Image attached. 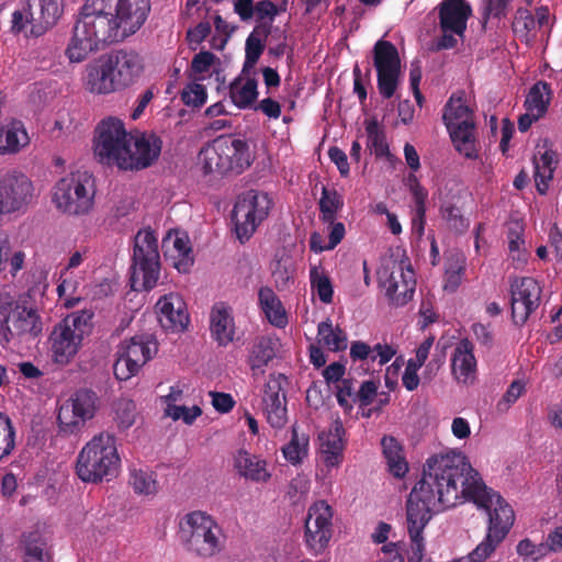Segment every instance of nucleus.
Instances as JSON below:
<instances>
[{
  "instance_id": "obj_1",
  "label": "nucleus",
  "mask_w": 562,
  "mask_h": 562,
  "mask_svg": "<svg viewBox=\"0 0 562 562\" xmlns=\"http://www.w3.org/2000/svg\"><path fill=\"white\" fill-rule=\"evenodd\" d=\"M415 485L432 505L448 509L470 501L488 514L485 538L467 557L452 562H484L504 541L515 522L512 506L485 485L480 473L461 452L448 451L429 457Z\"/></svg>"
},
{
  "instance_id": "obj_2",
  "label": "nucleus",
  "mask_w": 562,
  "mask_h": 562,
  "mask_svg": "<svg viewBox=\"0 0 562 562\" xmlns=\"http://www.w3.org/2000/svg\"><path fill=\"white\" fill-rule=\"evenodd\" d=\"M113 12L100 1V8L93 11L85 5L74 25L71 38L65 55L71 63L83 61L100 44H111L125 40Z\"/></svg>"
},
{
  "instance_id": "obj_3",
  "label": "nucleus",
  "mask_w": 562,
  "mask_h": 562,
  "mask_svg": "<svg viewBox=\"0 0 562 562\" xmlns=\"http://www.w3.org/2000/svg\"><path fill=\"white\" fill-rule=\"evenodd\" d=\"M121 458L113 434L102 431L94 435L79 451L76 474L83 483L110 482L117 476Z\"/></svg>"
},
{
  "instance_id": "obj_4",
  "label": "nucleus",
  "mask_w": 562,
  "mask_h": 562,
  "mask_svg": "<svg viewBox=\"0 0 562 562\" xmlns=\"http://www.w3.org/2000/svg\"><path fill=\"white\" fill-rule=\"evenodd\" d=\"M179 539L188 553L202 559H211L225 548L222 527L201 510L189 513L180 520Z\"/></svg>"
},
{
  "instance_id": "obj_5",
  "label": "nucleus",
  "mask_w": 562,
  "mask_h": 562,
  "mask_svg": "<svg viewBox=\"0 0 562 562\" xmlns=\"http://www.w3.org/2000/svg\"><path fill=\"white\" fill-rule=\"evenodd\" d=\"M199 160L205 175H240L250 167L252 156L245 139L226 135L203 147L199 153Z\"/></svg>"
},
{
  "instance_id": "obj_6",
  "label": "nucleus",
  "mask_w": 562,
  "mask_h": 562,
  "mask_svg": "<svg viewBox=\"0 0 562 562\" xmlns=\"http://www.w3.org/2000/svg\"><path fill=\"white\" fill-rule=\"evenodd\" d=\"M93 316L94 313L91 310L76 311L54 326L48 344L55 363L68 364L76 357L83 338L92 331Z\"/></svg>"
},
{
  "instance_id": "obj_7",
  "label": "nucleus",
  "mask_w": 562,
  "mask_h": 562,
  "mask_svg": "<svg viewBox=\"0 0 562 562\" xmlns=\"http://www.w3.org/2000/svg\"><path fill=\"white\" fill-rule=\"evenodd\" d=\"M442 121L456 150L468 159L477 158L474 111L464 91L451 94L443 106Z\"/></svg>"
},
{
  "instance_id": "obj_8",
  "label": "nucleus",
  "mask_w": 562,
  "mask_h": 562,
  "mask_svg": "<svg viewBox=\"0 0 562 562\" xmlns=\"http://www.w3.org/2000/svg\"><path fill=\"white\" fill-rule=\"evenodd\" d=\"M94 196L95 184L92 175L76 171L55 183L52 202L57 211L68 216H83L92 211Z\"/></svg>"
},
{
  "instance_id": "obj_9",
  "label": "nucleus",
  "mask_w": 562,
  "mask_h": 562,
  "mask_svg": "<svg viewBox=\"0 0 562 562\" xmlns=\"http://www.w3.org/2000/svg\"><path fill=\"white\" fill-rule=\"evenodd\" d=\"M133 291H149L159 279L158 240L150 229L139 231L134 238L133 263L130 268Z\"/></svg>"
},
{
  "instance_id": "obj_10",
  "label": "nucleus",
  "mask_w": 562,
  "mask_h": 562,
  "mask_svg": "<svg viewBox=\"0 0 562 562\" xmlns=\"http://www.w3.org/2000/svg\"><path fill=\"white\" fill-rule=\"evenodd\" d=\"M131 136L132 133L126 131L122 120L113 116L103 119L95 127L94 155L100 162L122 169V159L127 153Z\"/></svg>"
},
{
  "instance_id": "obj_11",
  "label": "nucleus",
  "mask_w": 562,
  "mask_h": 562,
  "mask_svg": "<svg viewBox=\"0 0 562 562\" xmlns=\"http://www.w3.org/2000/svg\"><path fill=\"white\" fill-rule=\"evenodd\" d=\"M271 206L272 200L266 192L248 190L238 195L232 212V221L240 241L252 236L258 225L267 218Z\"/></svg>"
},
{
  "instance_id": "obj_12",
  "label": "nucleus",
  "mask_w": 562,
  "mask_h": 562,
  "mask_svg": "<svg viewBox=\"0 0 562 562\" xmlns=\"http://www.w3.org/2000/svg\"><path fill=\"white\" fill-rule=\"evenodd\" d=\"M423 494V491L415 485L406 502L407 531L412 543L413 558L416 559H420L425 554L423 536L425 527L431 520L434 514L446 509L438 504L432 505Z\"/></svg>"
},
{
  "instance_id": "obj_13",
  "label": "nucleus",
  "mask_w": 562,
  "mask_h": 562,
  "mask_svg": "<svg viewBox=\"0 0 562 562\" xmlns=\"http://www.w3.org/2000/svg\"><path fill=\"white\" fill-rule=\"evenodd\" d=\"M98 395L88 389L77 390L69 400L59 406L57 422L65 435L81 431L86 423L92 419L98 409Z\"/></svg>"
},
{
  "instance_id": "obj_14",
  "label": "nucleus",
  "mask_w": 562,
  "mask_h": 562,
  "mask_svg": "<svg viewBox=\"0 0 562 562\" xmlns=\"http://www.w3.org/2000/svg\"><path fill=\"white\" fill-rule=\"evenodd\" d=\"M157 342L151 335H137L121 346L113 366L114 375L126 381L138 373L140 368L157 353Z\"/></svg>"
},
{
  "instance_id": "obj_15",
  "label": "nucleus",
  "mask_w": 562,
  "mask_h": 562,
  "mask_svg": "<svg viewBox=\"0 0 562 562\" xmlns=\"http://www.w3.org/2000/svg\"><path fill=\"white\" fill-rule=\"evenodd\" d=\"M372 55L379 93L384 99H391L400 83L401 58L398 50L393 43L379 40L373 46Z\"/></svg>"
},
{
  "instance_id": "obj_16",
  "label": "nucleus",
  "mask_w": 562,
  "mask_h": 562,
  "mask_svg": "<svg viewBox=\"0 0 562 562\" xmlns=\"http://www.w3.org/2000/svg\"><path fill=\"white\" fill-rule=\"evenodd\" d=\"M331 506L326 501L313 503L308 510L304 525V541L313 554H321L328 547L333 537Z\"/></svg>"
},
{
  "instance_id": "obj_17",
  "label": "nucleus",
  "mask_w": 562,
  "mask_h": 562,
  "mask_svg": "<svg viewBox=\"0 0 562 562\" xmlns=\"http://www.w3.org/2000/svg\"><path fill=\"white\" fill-rule=\"evenodd\" d=\"M161 149L162 139L156 133L138 131L132 133L121 170L139 171L149 168L158 160Z\"/></svg>"
},
{
  "instance_id": "obj_18",
  "label": "nucleus",
  "mask_w": 562,
  "mask_h": 562,
  "mask_svg": "<svg viewBox=\"0 0 562 562\" xmlns=\"http://www.w3.org/2000/svg\"><path fill=\"white\" fill-rule=\"evenodd\" d=\"M381 285L395 305H405L413 299L416 288L414 270L404 261L393 262L380 272Z\"/></svg>"
},
{
  "instance_id": "obj_19",
  "label": "nucleus",
  "mask_w": 562,
  "mask_h": 562,
  "mask_svg": "<svg viewBox=\"0 0 562 562\" xmlns=\"http://www.w3.org/2000/svg\"><path fill=\"white\" fill-rule=\"evenodd\" d=\"M541 286L531 277L516 278L510 283L512 319L515 325L522 326L541 300Z\"/></svg>"
},
{
  "instance_id": "obj_20",
  "label": "nucleus",
  "mask_w": 562,
  "mask_h": 562,
  "mask_svg": "<svg viewBox=\"0 0 562 562\" xmlns=\"http://www.w3.org/2000/svg\"><path fill=\"white\" fill-rule=\"evenodd\" d=\"M284 374H270L262 394V409L271 427L281 429L288 422Z\"/></svg>"
},
{
  "instance_id": "obj_21",
  "label": "nucleus",
  "mask_w": 562,
  "mask_h": 562,
  "mask_svg": "<svg viewBox=\"0 0 562 562\" xmlns=\"http://www.w3.org/2000/svg\"><path fill=\"white\" fill-rule=\"evenodd\" d=\"M100 1L113 12V18L125 37L135 34L142 27L150 11L149 0Z\"/></svg>"
},
{
  "instance_id": "obj_22",
  "label": "nucleus",
  "mask_w": 562,
  "mask_h": 562,
  "mask_svg": "<svg viewBox=\"0 0 562 562\" xmlns=\"http://www.w3.org/2000/svg\"><path fill=\"white\" fill-rule=\"evenodd\" d=\"M158 322L162 328L171 331L184 330L190 322L187 304L177 293L161 296L156 305Z\"/></svg>"
},
{
  "instance_id": "obj_23",
  "label": "nucleus",
  "mask_w": 562,
  "mask_h": 562,
  "mask_svg": "<svg viewBox=\"0 0 562 562\" xmlns=\"http://www.w3.org/2000/svg\"><path fill=\"white\" fill-rule=\"evenodd\" d=\"M105 58L120 90L133 85L143 71V59L136 52L119 49L105 55Z\"/></svg>"
},
{
  "instance_id": "obj_24",
  "label": "nucleus",
  "mask_w": 562,
  "mask_h": 562,
  "mask_svg": "<svg viewBox=\"0 0 562 562\" xmlns=\"http://www.w3.org/2000/svg\"><path fill=\"white\" fill-rule=\"evenodd\" d=\"M26 4L31 34L43 35L53 27L63 13V0H23Z\"/></svg>"
},
{
  "instance_id": "obj_25",
  "label": "nucleus",
  "mask_w": 562,
  "mask_h": 562,
  "mask_svg": "<svg viewBox=\"0 0 562 562\" xmlns=\"http://www.w3.org/2000/svg\"><path fill=\"white\" fill-rule=\"evenodd\" d=\"M439 26L441 31H451L463 37L472 8L465 0H442L438 7Z\"/></svg>"
},
{
  "instance_id": "obj_26",
  "label": "nucleus",
  "mask_w": 562,
  "mask_h": 562,
  "mask_svg": "<svg viewBox=\"0 0 562 562\" xmlns=\"http://www.w3.org/2000/svg\"><path fill=\"white\" fill-rule=\"evenodd\" d=\"M451 372L459 383L468 385L475 381L477 362L473 342L469 338H462L457 342L451 355Z\"/></svg>"
},
{
  "instance_id": "obj_27",
  "label": "nucleus",
  "mask_w": 562,
  "mask_h": 562,
  "mask_svg": "<svg viewBox=\"0 0 562 562\" xmlns=\"http://www.w3.org/2000/svg\"><path fill=\"white\" fill-rule=\"evenodd\" d=\"M10 340L15 337L36 338L43 331V322L33 307L16 303L9 323Z\"/></svg>"
},
{
  "instance_id": "obj_28",
  "label": "nucleus",
  "mask_w": 562,
  "mask_h": 562,
  "mask_svg": "<svg viewBox=\"0 0 562 562\" xmlns=\"http://www.w3.org/2000/svg\"><path fill=\"white\" fill-rule=\"evenodd\" d=\"M345 428L339 418L334 420L327 431L319 434L322 458L326 467H338L344 460Z\"/></svg>"
},
{
  "instance_id": "obj_29",
  "label": "nucleus",
  "mask_w": 562,
  "mask_h": 562,
  "mask_svg": "<svg viewBox=\"0 0 562 562\" xmlns=\"http://www.w3.org/2000/svg\"><path fill=\"white\" fill-rule=\"evenodd\" d=\"M211 337L226 347L235 340L236 326L232 308L224 302L215 303L210 313Z\"/></svg>"
},
{
  "instance_id": "obj_30",
  "label": "nucleus",
  "mask_w": 562,
  "mask_h": 562,
  "mask_svg": "<svg viewBox=\"0 0 562 562\" xmlns=\"http://www.w3.org/2000/svg\"><path fill=\"white\" fill-rule=\"evenodd\" d=\"M234 469L239 476L254 483H267L271 479L268 462L245 449L234 454Z\"/></svg>"
},
{
  "instance_id": "obj_31",
  "label": "nucleus",
  "mask_w": 562,
  "mask_h": 562,
  "mask_svg": "<svg viewBox=\"0 0 562 562\" xmlns=\"http://www.w3.org/2000/svg\"><path fill=\"white\" fill-rule=\"evenodd\" d=\"M86 86L94 94H110L120 90L105 56L87 68Z\"/></svg>"
},
{
  "instance_id": "obj_32",
  "label": "nucleus",
  "mask_w": 562,
  "mask_h": 562,
  "mask_svg": "<svg viewBox=\"0 0 562 562\" xmlns=\"http://www.w3.org/2000/svg\"><path fill=\"white\" fill-rule=\"evenodd\" d=\"M29 143L30 137L21 121L12 120L0 127V155L16 154Z\"/></svg>"
},
{
  "instance_id": "obj_33",
  "label": "nucleus",
  "mask_w": 562,
  "mask_h": 562,
  "mask_svg": "<svg viewBox=\"0 0 562 562\" xmlns=\"http://www.w3.org/2000/svg\"><path fill=\"white\" fill-rule=\"evenodd\" d=\"M259 305L269 323L278 328H283L288 324V317L282 303L273 290L269 286H262L258 292Z\"/></svg>"
},
{
  "instance_id": "obj_34",
  "label": "nucleus",
  "mask_w": 562,
  "mask_h": 562,
  "mask_svg": "<svg viewBox=\"0 0 562 562\" xmlns=\"http://www.w3.org/2000/svg\"><path fill=\"white\" fill-rule=\"evenodd\" d=\"M535 181L540 194H546L549 181L553 178V172L558 166L557 153L552 149H546L533 157Z\"/></svg>"
},
{
  "instance_id": "obj_35",
  "label": "nucleus",
  "mask_w": 562,
  "mask_h": 562,
  "mask_svg": "<svg viewBox=\"0 0 562 562\" xmlns=\"http://www.w3.org/2000/svg\"><path fill=\"white\" fill-rule=\"evenodd\" d=\"M258 82L255 78H248L245 82L235 78L229 83V98L238 109L250 108L258 97Z\"/></svg>"
},
{
  "instance_id": "obj_36",
  "label": "nucleus",
  "mask_w": 562,
  "mask_h": 562,
  "mask_svg": "<svg viewBox=\"0 0 562 562\" xmlns=\"http://www.w3.org/2000/svg\"><path fill=\"white\" fill-rule=\"evenodd\" d=\"M381 445L390 472L396 477L405 476L408 471V464L402 456V448L396 439L385 436L382 438Z\"/></svg>"
},
{
  "instance_id": "obj_37",
  "label": "nucleus",
  "mask_w": 562,
  "mask_h": 562,
  "mask_svg": "<svg viewBox=\"0 0 562 562\" xmlns=\"http://www.w3.org/2000/svg\"><path fill=\"white\" fill-rule=\"evenodd\" d=\"M550 100V85L546 81H538L530 88L524 106L526 108V111L533 112L536 115H540L542 117L548 111Z\"/></svg>"
},
{
  "instance_id": "obj_38",
  "label": "nucleus",
  "mask_w": 562,
  "mask_h": 562,
  "mask_svg": "<svg viewBox=\"0 0 562 562\" xmlns=\"http://www.w3.org/2000/svg\"><path fill=\"white\" fill-rule=\"evenodd\" d=\"M310 438L305 434H300L295 426L292 427L290 441L282 448L284 459L292 465L301 464L308 453Z\"/></svg>"
},
{
  "instance_id": "obj_39",
  "label": "nucleus",
  "mask_w": 562,
  "mask_h": 562,
  "mask_svg": "<svg viewBox=\"0 0 562 562\" xmlns=\"http://www.w3.org/2000/svg\"><path fill=\"white\" fill-rule=\"evenodd\" d=\"M319 342L330 351H342L348 346L347 334L341 328L334 327L330 321L322 322L317 328Z\"/></svg>"
},
{
  "instance_id": "obj_40",
  "label": "nucleus",
  "mask_w": 562,
  "mask_h": 562,
  "mask_svg": "<svg viewBox=\"0 0 562 562\" xmlns=\"http://www.w3.org/2000/svg\"><path fill=\"white\" fill-rule=\"evenodd\" d=\"M465 272V258L462 254H452L447 258L445 267V290L454 292L461 284Z\"/></svg>"
},
{
  "instance_id": "obj_41",
  "label": "nucleus",
  "mask_w": 562,
  "mask_h": 562,
  "mask_svg": "<svg viewBox=\"0 0 562 562\" xmlns=\"http://www.w3.org/2000/svg\"><path fill=\"white\" fill-rule=\"evenodd\" d=\"M318 205L322 222L331 223L336 220L338 211L342 209L344 200L335 189L323 187Z\"/></svg>"
},
{
  "instance_id": "obj_42",
  "label": "nucleus",
  "mask_w": 562,
  "mask_h": 562,
  "mask_svg": "<svg viewBox=\"0 0 562 562\" xmlns=\"http://www.w3.org/2000/svg\"><path fill=\"white\" fill-rule=\"evenodd\" d=\"M310 282L313 293L318 296L321 302L325 304H330L333 302V284L330 278L323 269L312 267L310 269Z\"/></svg>"
},
{
  "instance_id": "obj_43",
  "label": "nucleus",
  "mask_w": 562,
  "mask_h": 562,
  "mask_svg": "<svg viewBox=\"0 0 562 562\" xmlns=\"http://www.w3.org/2000/svg\"><path fill=\"white\" fill-rule=\"evenodd\" d=\"M276 356L274 342L271 338L260 337L252 346L249 363L251 369H260L269 363Z\"/></svg>"
},
{
  "instance_id": "obj_44",
  "label": "nucleus",
  "mask_w": 562,
  "mask_h": 562,
  "mask_svg": "<svg viewBox=\"0 0 562 562\" xmlns=\"http://www.w3.org/2000/svg\"><path fill=\"white\" fill-rule=\"evenodd\" d=\"M512 27L521 42L529 44L535 38L531 32L536 29V19L528 9L519 8L515 13Z\"/></svg>"
},
{
  "instance_id": "obj_45",
  "label": "nucleus",
  "mask_w": 562,
  "mask_h": 562,
  "mask_svg": "<svg viewBox=\"0 0 562 562\" xmlns=\"http://www.w3.org/2000/svg\"><path fill=\"white\" fill-rule=\"evenodd\" d=\"M16 303L10 292L5 290L0 291V345L10 341L11 331L9 330V323Z\"/></svg>"
},
{
  "instance_id": "obj_46",
  "label": "nucleus",
  "mask_w": 562,
  "mask_h": 562,
  "mask_svg": "<svg viewBox=\"0 0 562 562\" xmlns=\"http://www.w3.org/2000/svg\"><path fill=\"white\" fill-rule=\"evenodd\" d=\"M24 562H48L49 555L44 551L46 542L38 531H32L24 536Z\"/></svg>"
},
{
  "instance_id": "obj_47",
  "label": "nucleus",
  "mask_w": 562,
  "mask_h": 562,
  "mask_svg": "<svg viewBox=\"0 0 562 562\" xmlns=\"http://www.w3.org/2000/svg\"><path fill=\"white\" fill-rule=\"evenodd\" d=\"M130 484L134 492L139 495H155L158 491V484L151 471L134 469L131 471Z\"/></svg>"
},
{
  "instance_id": "obj_48",
  "label": "nucleus",
  "mask_w": 562,
  "mask_h": 562,
  "mask_svg": "<svg viewBox=\"0 0 562 562\" xmlns=\"http://www.w3.org/2000/svg\"><path fill=\"white\" fill-rule=\"evenodd\" d=\"M15 448V431L11 419L0 413V461L10 456Z\"/></svg>"
},
{
  "instance_id": "obj_49",
  "label": "nucleus",
  "mask_w": 562,
  "mask_h": 562,
  "mask_svg": "<svg viewBox=\"0 0 562 562\" xmlns=\"http://www.w3.org/2000/svg\"><path fill=\"white\" fill-rule=\"evenodd\" d=\"M256 31L251 32L246 40L243 72L248 71L257 64L266 47L265 43L256 35Z\"/></svg>"
},
{
  "instance_id": "obj_50",
  "label": "nucleus",
  "mask_w": 562,
  "mask_h": 562,
  "mask_svg": "<svg viewBox=\"0 0 562 562\" xmlns=\"http://www.w3.org/2000/svg\"><path fill=\"white\" fill-rule=\"evenodd\" d=\"M368 147L375 154L376 157H382L389 153L385 134L380 130L376 122L368 123L367 127Z\"/></svg>"
},
{
  "instance_id": "obj_51",
  "label": "nucleus",
  "mask_w": 562,
  "mask_h": 562,
  "mask_svg": "<svg viewBox=\"0 0 562 562\" xmlns=\"http://www.w3.org/2000/svg\"><path fill=\"white\" fill-rule=\"evenodd\" d=\"M136 405L132 400L122 398L115 404L117 426L127 429L135 423Z\"/></svg>"
},
{
  "instance_id": "obj_52",
  "label": "nucleus",
  "mask_w": 562,
  "mask_h": 562,
  "mask_svg": "<svg viewBox=\"0 0 562 562\" xmlns=\"http://www.w3.org/2000/svg\"><path fill=\"white\" fill-rule=\"evenodd\" d=\"M172 244L178 256L181 257L177 262H175V268L179 272L186 273L190 270V266L193 263V259L190 257L191 247L189 246V240L187 237L176 236Z\"/></svg>"
},
{
  "instance_id": "obj_53",
  "label": "nucleus",
  "mask_w": 562,
  "mask_h": 562,
  "mask_svg": "<svg viewBox=\"0 0 562 562\" xmlns=\"http://www.w3.org/2000/svg\"><path fill=\"white\" fill-rule=\"evenodd\" d=\"M207 93L206 89L201 83H190L188 85L181 93L182 102L192 108H200L206 102Z\"/></svg>"
},
{
  "instance_id": "obj_54",
  "label": "nucleus",
  "mask_w": 562,
  "mask_h": 562,
  "mask_svg": "<svg viewBox=\"0 0 562 562\" xmlns=\"http://www.w3.org/2000/svg\"><path fill=\"white\" fill-rule=\"evenodd\" d=\"M525 383L515 380L510 383L503 397L497 402L496 409L499 413H505L509 407L517 402V400L525 393Z\"/></svg>"
},
{
  "instance_id": "obj_55",
  "label": "nucleus",
  "mask_w": 562,
  "mask_h": 562,
  "mask_svg": "<svg viewBox=\"0 0 562 562\" xmlns=\"http://www.w3.org/2000/svg\"><path fill=\"white\" fill-rule=\"evenodd\" d=\"M310 488L311 481L307 476L304 474H297L290 481L286 495L293 503H297L308 494Z\"/></svg>"
},
{
  "instance_id": "obj_56",
  "label": "nucleus",
  "mask_w": 562,
  "mask_h": 562,
  "mask_svg": "<svg viewBox=\"0 0 562 562\" xmlns=\"http://www.w3.org/2000/svg\"><path fill=\"white\" fill-rule=\"evenodd\" d=\"M516 551L519 557L531 559L535 562L547 555L544 544H536L529 538L520 540L516 547Z\"/></svg>"
},
{
  "instance_id": "obj_57",
  "label": "nucleus",
  "mask_w": 562,
  "mask_h": 562,
  "mask_svg": "<svg viewBox=\"0 0 562 562\" xmlns=\"http://www.w3.org/2000/svg\"><path fill=\"white\" fill-rule=\"evenodd\" d=\"M355 395L352 381L350 379H342L340 385L337 387L336 398L339 406L344 408L345 412L352 409Z\"/></svg>"
},
{
  "instance_id": "obj_58",
  "label": "nucleus",
  "mask_w": 562,
  "mask_h": 562,
  "mask_svg": "<svg viewBox=\"0 0 562 562\" xmlns=\"http://www.w3.org/2000/svg\"><path fill=\"white\" fill-rule=\"evenodd\" d=\"M442 216L447 221L449 227L457 233L464 232L469 226V221L463 217L460 210L454 205L445 207Z\"/></svg>"
},
{
  "instance_id": "obj_59",
  "label": "nucleus",
  "mask_w": 562,
  "mask_h": 562,
  "mask_svg": "<svg viewBox=\"0 0 562 562\" xmlns=\"http://www.w3.org/2000/svg\"><path fill=\"white\" fill-rule=\"evenodd\" d=\"M409 182L411 192L413 194L415 203V212L416 214L424 215L426 214V200L428 196V192L420 186L415 176L409 177Z\"/></svg>"
},
{
  "instance_id": "obj_60",
  "label": "nucleus",
  "mask_w": 562,
  "mask_h": 562,
  "mask_svg": "<svg viewBox=\"0 0 562 562\" xmlns=\"http://www.w3.org/2000/svg\"><path fill=\"white\" fill-rule=\"evenodd\" d=\"M378 385L374 381H364L356 393L353 402H359L361 407L369 406L376 395Z\"/></svg>"
},
{
  "instance_id": "obj_61",
  "label": "nucleus",
  "mask_w": 562,
  "mask_h": 562,
  "mask_svg": "<svg viewBox=\"0 0 562 562\" xmlns=\"http://www.w3.org/2000/svg\"><path fill=\"white\" fill-rule=\"evenodd\" d=\"M215 56L211 52H200L191 61V69L194 74L207 72L213 65Z\"/></svg>"
},
{
  "instance_id": "obj_62",
  "label": "nucleus",
  "mask_w": 562,
  "mask_h": 562,
  "mask_svg": "<svg viewBox=\"0 0 562 562\" xmlns=\"http://www.w3.org/2000/svg\"><path fill=\"white\" fill-rule=\"evenodd\" d=\"M350 358L352 359V361L367 359H370L371 361L376 360V356H373L372 353V348L368 344L360 340L351 342Z\"/></svg>"
},
{
  "instance_id": "obj_63",
  "label": "nucleus",
  "mask_w": 562,
  "mask_h": 562,
  "mask_svg": "<svg viewBox=\"0 0 562 562\" xmlns=\"http://www.w3.org/2000/svg\"><path fill=\"white\" fill-rule=\"evenodd\" d=\"M472 331L476 341L481 346L487 349H490L493 346L494 336L490 326L481 323H475L472 325Z\"/></svg>"
},
{
  "instance_id": "obj_64",
  "label": "nucleus",
  "mask_w": 562,
  "mask_h": 562,
  "mask_svg": "<svg viewBox=\"0 0 562 562\" xmlns=\"http://www.w3.org/2000/svg\"><path fill=\"white\" fill-rule=\"evenodd\" d=\"M328 156L330 160L337 166L340 175L342 177H347L349 175L350 168L346 153L342 149L333 146L328 149Z\"/></svg>"
}]
</instances>
